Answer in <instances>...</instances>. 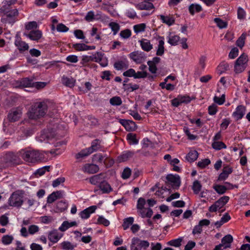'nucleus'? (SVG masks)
Masks as SVG:
<instances>
[{
  "label": "nucleus",
  "mask_w": 250,
  "mask_h": 250,
  "mask_svg": "<svg viewBox=\"0 0 250 250\" xmlns=\"http://www.w3.org/2000/svg\"><path fill=\"white\" fill-rule=\"evenodd\" d=\"M49 104L48 101L35 103L27 113L29 118L37 120L43 117L47 112Z\"/></svg>",
  "instance_id": "nucleus-1"
},
{
  "label": "nucleus",
  "mask_w": 250,
  "mask_h": 250,
  "mask_svg": "<svg viewBox=\"0 0 250 250\" xmlns=\"http://www.w3.org/2000/svg\"><path fill=\"white\" fill-rule=\"evenodd\" d=\"M20 155L26 162L36 163L44 158L43 152L31 148H25L19 151Z\"/></svg>",
  "instance_id": "nucleus-2"
},
{
  "label": "nucleus",
  "mask_w": 250,
  "mask_h": 250,
  "mask_svg": "<svg viewBox=\"0 0 250 250\" xmlns=\"http://www.w3.org/2000/svg\"><path fill=\"white\" fill-rule=\"evenodd\" d=\"M21 162L19 156L12 152H9L5 154L3 158V163L0 166V168H5L12 165H19Z\"/></svg>",
  "instance_id": "nucleus-3"
},
{
  "label": "nucleus",
  "mask_w": 250,
  "mask_h": 250,
  "mask_svg": "<svg viewBox=\"0 0 250 250\" xmlns=\"http://www.w3.org/2000/svg\"><path fill=\"white\" fill-rule=\"evenodd\" d=\"M248 57L243 53L236 60L234 64V72L236 74L243 72L247 66Z\"/></svg>",
  "instance_id": "nucleus-4"
},
{
  "label": "nucleus",
  "mask_w": 250,
  "mask_h": 250,
  "mask_svg": "<svg viewBox=\"0 0 250 250\" xmlns=\"http://www.w3.org/2000/svg\"><path fill=\"white\" fill-rule=\"evenodd\" d=\"M149 246V243L146 240H142L138 237H133L131 240L130 248L133 250H146Z\"/></svg>",
  "instance_id": "nucleus-5"
},
{
  "label": "nucleus",
  "mask_w": 250,
  "mask_h": 250,
  "mask_svg": "<svg viewBox=\"0 0 250 250\" xmlns=\"http://www.w3.org/2000/svg\"><path fill=\"white\" fill-rule=\"evenodd\" d=\"M22 196L17 191L13 192L8 199L9 205L12 207L20 208L23 204Z\"/></svg>",
  "instance_id": "nucleus-6"
},
{
  "label": "nucleus",
  "mask_w": 250,
  "mask_h": 250,
  "mask_svg": "<svg viewBox=\"0 0 250 250\" xmlns=\"http://www.w3.org/2000/svg\"><path fill=\"white\" fill-rule=\"evenodd\" d=\"M22 114V108L18 107L12 108L8 114V119L11 122H15L18 121Z\"/></svg>",
  "instance_id": "nucleus-7"
},
{
  "label": "nucleus",
  "mask_w": 250,
  "mask_h": 250,
  "mask_svg": "<svg viewBox=\"0 0 250 250\" xmlns=\"http://www.w3.org/2000/svg\"><path fill=\"white\" fill-rule=\"evenodd\" d=\"M9 6H10L3 5L0 8V14L2 17L6 15L7 17L12 18L18 15V11L17 9H14L8 11V10ZM4 20V18L2 17L1 21H3Z\"/></svg>",
  "instance_id": "nucleus-8"
},
{
  "label": "nucleus",
  "mask_w": 250,
  "mask_h": 250,
  "mask_svg": "<svg viewBox=\"0 0 250 250\" xmlns=\"http://www.w3.org/2000/svg\"><path fill=\"white\" fill-rule=\"evenodd\" d=\"M129 58L136 63H141L145 62L146 56L144 52L141 51H134L129 54Z\"/></svg>",
  "instance_id": "nucleus-9"
},
{
  "label": "nucleus",
  "mask_w": 250,
  "mask_h": 250,
  "mask_svg": "<svg viewBox=\"0 0 250 250\" xmlns=\"http://www.w3.org/2000/svg\"><path fill=\"white\" fill-rule=\"evenodd\" d=\"M246 111V107L243 105H239L235 110L232 113V116L236 121L241 120L245 115Z\"/></svg>",
  "instance_id": "nucleus-10"
},
{
  "label": "nucleus",
  "mask_w": 250,
  "mask_h": 250,
  "mask_svg": "<svg viewBox=\"0 0 250 250\" xmlns=\"http://www.w3.org/2000/svg\"><path fill=\"white\" fill-rule=\"evenodd\" d=\"M64 195V192L62 190L54 191L47 197V203L48 204H52L57 199L63 198Z\"/></svg>",
  "instance_id": "nucleus-11"
},
{
  "label": "nucleus",
  "mask_w": 250,
  "mask_h": 250,
  "mask_svg": "<svg viewBox=\"0 0 250 250\" xmlns=\"http://www.w3.org/2000/svg\"><path fill=\"white\" fill-rule=\"evenodd\" d=\"M63 233L59 232L57 229H54L49 232L48 238V239L53 243H56L63 236Z\"/></svg>",
  "instance_id": "nucleus-12"
},
{
  "label": "nucleus",
  "mask_w": 250,
  "mask_h": 250,
  "mask_svg": "<svg viewBox=\"0 0 250 250\" xmlns=\"http://www.w3.org/2000/svg\"><path fill=\"white\" fill-rule=\"evenodd\" d=\"M119 122L128 131H133L135 130L136 128L135 122L132 121L121 119Z\"/></svg>",
  "instance_id": "nucleus-13"
},
{
  "label": "nucleus",
  "mask_w": 250,
  "mask_h": 250,
  "mask_svg": "<svg viewBox=\"0 0 250 250\" xmlns=\"http://www.w3.org/2000/svg\"><path fill=\"white\" fill-rule=\"evenodd\" d=\"M24 35L32 41H38L42 38V33L39 30H32L28 34L25 33Z\"/></svg>",
  "instance_id": "nucleus-14"
},
{
  "label": "nucleus",
  "mask_w": 250,
  "mask_h": 250,
  "mask_svg": "<svg viewBox=\"0 0 250 250\" xmlns=\"http://www.w3.org/2000/svg\"><path fill=\"white\" fill-rule=\"evenodd\" d=\"M15 45L18 48L20 52H23L28 50L29 49L28 44L25 42L21 40V38H17L15 41Z\"/></svg>",
  "instance_id": "nucleus-15"
},
{
  "label": "nucleus",
  "mask_w": 250,
  "mask_h": 250,
  "mask_svg": "<svg viewBox=\"0 0 250 250\" xmlns=\"http://www.w3.org/2000/svg\"><path fill=\"white\" fill-rule=\"evenodd\" d=\"M96 208L97 207L96 206H90L82 211L80 213V216L82 219H87L90 217V214L95 211Z\"/></svg>",
  "instance_id": "nucleus-16"
},
{
  "label": "nucleus",
  "mask_w": 250,
  "mask_h": 250,
  "mask_svg": "<svg viewBox=\"0 0 250 250\" xmlns=\"http://www.w3.org/2000/svg\"><path fill=\"white\" fill-rule=\"evenodd\" d=\"M136 8L139 10H149L154 8L153 4L151 2L143 1L142 2L135 4Z\"/></svg>",
  "instance_id": "nucleus-17"
},
{
  "label": "nucleus",
  "mask_w": 250,
  "mask_h": 250,
  "mask_svg": "<svg viewBox=\"0 0 250 250\" xmlns=\"http://www.w3.org/2000/svg\"><path fill=\"white\" fill-rule=\"evenodd\" d=\"M166 179L171 184L172 186L179 187L180 185V179L178 175L168 174L166 177Z\"/></svg>",
  "instance_id": "nucleus-18"
},
{
  "label": "nucleus",
  "mask_w": 250,
  "mask_h": 250,
  "mask_svg": "<svg viewBox=\"0 0 250 250\" xmlns=\"http://www.w3.org/2000/svg\"><path fill=\"white\" fill-rule=\"evenodd\" d=\"M140 46L142 49L146 52L150 51L153 48V45L149 40L146 39H142L139 41Z\"/></svg>",
  "instance_id": "nucleus-19"
},
{
  "label": "nucleus",
  "mask_w": 250,
  "mask_h": 250,
  "mask_svg": "<svg viewBox=\"0 0 250 250\" xmlns=\"http://www.w3.org/2000/svg\"><path fill=\"white\" fill-rule=\"evenodd\" d=\"M232 172V168L231 167L229 166L225 167L223 169L222 172L219 175L218 180L223 181L226 180Z\"/></svg>",
  "instance_id": "nucleus-20"
},
{
  "label": "nucleus",
  "mask_w": 250,
  "mask_h": 250,
  "mask_svg": "<svg viewBox=\"0 0 250 250\" xmlns=\"http://www.w3.org/2000/svg\"><path fill=\"white\" fill-rule=\"evenodd\" d=\"M99 170V167L95 164H86L83 167V171L88 173L93 174Z\"/></svg>",
  "instance_id": "nucleus-21"
},
{
  "label": "nucleus",
  "mask_w": 250,
  "mask_h": 250,
  "mask_svg": "<svg viewBox=\"0 0 250 250\" xmlns=\"http://www.w3.org/2000/svg\"><path fill=\"white\" fill-rule=\"evenodd\" d=\"M233 240V237L230 234L226 235L222 238L221 244L224 246V249L229 248Z\"/></svg>",
  "instance_id": "nucleus-22"
},
{
  "label": "nucleus",
  "mask_w": 250,
  "mask_h": 250,
  "mask_svg": "<svg viewBox=\"0 0 250 250\" xmlns=\"http://www.w3.org/2000/svg\"><path fill=\"white\" fill-rule=\"evenodd\" d=\"M135 154L133 151H125L118 157V160L120 162H125L132 158Z\"/></svg>",
  "instance_id": "nucleus-23"
},
{
  "label": "nucleus",
  "mask_w": 250,
  "mask_h": 250,
  "mask_svg": "<svg viewBox=\"0 0 250 250\" xmlns=\"http://www.w3.org/2000/svg\"><path fill=\"white\" fill-rule=\"evenodd\" d=\"M164 39L163 37H159V40L158 41V44L156 47V55L157 56H162L165 52V47H164Z\"/></svg>",
  "instance_id": "nucleus-24"
},
{
  "label": "nucleus",
  "mask_w": 250,
  "mask_h": 250,
  "mask_svg": "<svg viewBox=\"0 0 250 250\" xmlns=\"http://www.w3.org/2000/svg\"><path fill=\"white\" fill-rule=\"evenodd\" d=\"M138 213L142 218H150L153 214V211L150 208H145L138 210Z\"/></svg>",
  "instance_id": "nucleus-25"
},
{
  "label": "nucleus",
  "mask_w": 250,
  "mask_h": 250,
  "mask_svg": "<svg viewBox=\"0 0 250 250\" xmlns=\"http://www.w3.org/2000/svg\"><path fill=\"white\" fill-rule=\"evenodd\" d=\"M128 66V63L126 59L116 62L114 64V68L118 70H122L124 68H127Z\"/></svg>",
  "instance_id": "nucleus-26"
},
{
  "label": "nucleus",
  "mask_w": 250,
  "mask_h": 250,
  "mask_svg": "<svg viewBox=\"0 0 250 250\" xmlns=\"http://www.w3.org/2000/svg\"><path fill=\"white\" fill-rule=\"evenodd\" d=\"M101 140L99 139H95L91 142V146L88 148L91 153L95 151H97L101 148Z\"/></svg>",
  "instance_id": "nucleus-27"
},
{
  "label": "nucleus",
  "mask_w": 250,
  "mask_h": 250,
  "mask_svg": "<svg viewBox=\"0 0 250 250\" xmlns=\"http://www.w3.org/2000/svg\"><path fill=\"white\" fill-rule=\"evenodd\" d=\"M99 187L103 193H108L112 190L110 185L105 181H103L99 185Z\"/></svg>",
  "instance_id": "nucleus-28"
},
{
  "label": "nucleus",
  "mask_w": 250,
  "mask_h": 250,
  "mask_svg": "<svg viewBox=\"0 0 250 250\" xmlns=\"http://www.w3.org/2000/svg\"><path fill=\"white\" fill-rule=\"evenodd\" d=\"M62 83L67 87H72L75 85V80L72 78L63 76L62 78Z\"/></svg>",
  "instance_id": "nucleus-29"
},
{
  "label": "nucleus",
  "mask_w": 250,
  "mask_h": 250,
  "mask_svg": "<svg viewBox=\"0 0 250 250\" xmlns=\"http://www.w3.org/2000/svg\"><path fill=\"white\" fill-rule=\"evenodd\" d=\"M198 157V153L196 150H191L186 155V159L189 163L194 162Z\"/></svg>",
  "instance_id": "nucleus-30"
},
{
  "label": "nucleus",
  "mask_w": 250,
  "mask_h": 250,
  "mask_svg": "<svg viewBox=\"0 0 250 250\" xmlns=\"http://www.w3.org/2000/svg\"><path fill=\"white\" fill-rule=\"evenodd\" d=\"M77 225V223L75 221L68 222L67 221H64L61 225V226L59 228V230L61 231H65L69 228L75 226Z\"/></svg>",
  "instance_id": "nucleus-31"
},
{
  "label": "nucleus",
  "mask_w": 250,
  "mask_h": 250,
  "mask_svg": "<svg viewBox=\"0 0 250 250\" xmlns=\"http://www.w3.org/2000/svg\"><path fill=\"white\" fill-rule=\"evenodd\" d=\"M189 12L190 14L193 15L195 13H198L202 10L201 6L198 4L192 3L189 6L188 8Z\"/></svg>",
  "instance_id": "nucleus-32"
},
{
  "label": "nucleus",
  "mask_w": 250,
  "mask_h": 250,
  "mask_svg": "<svg viewBox=\"0 0 250 250\" xmlns=\"http://www.w3.org/2000/svg\"><path fill=\"white\" fill-rule=\"evenodd\" d=\"M102 174H100L95 175L92 176L89 179L90 183L91 184L94 185H96L98 184H99V185H100V183L103 181L102 178Z\"/></svg>",
  "instance_id": "nucleus-33"
},
{
  "label": "nucleus",
  "mask_w": 250,
  "mask_h": 250,
  "mask_svg": "<svg viewBox=\"0 0 250 250\" xmlns=\"http://www.w3.org/2000/svg\"><path fill=\"white\" fill-rule=\"evenodd\" d=\"M21 85L25 87H34V82L29 78H23L21 80Z\"/></svg>",
  "instance_id": "nucleus-34"
},
{
  "label": "nucleus",
  "mask_w": 250,
  "mask_h": 250,
  "mask_svg": "<svg viewBox=\"0 0 250 250\" xmlns=\"http://www.w3.org/2000/svg\"><path fill=\"white\" fill-rule=\"evenodd\" d=\"M229 196H224L221 197L215 203L218 206L219 208L221 209L227 204L229 201Z\"/></svg>",
  "instance_id": "nucleus-35"
},
{
  "label": "nucleus",
  "mask_w": 250,
  "mask_h": 250,
  "mask_svg": "<svg viewBox=\"0 0 250 250\" xmlns=\"http://www.w3.org/2000/svg\"><path fill=\"white\" fill-rule=\"evenodd\" d=\"M229 69V64L228 63L223 62L220 63L217 67V71L220 74H222Z\"/></svg>",
  "instance_id": "nucleus-36"
},
{
  "label": "nucleus",
  "mask_w": 250,
  "mask_h": 250,
  "mask_svg": "<svg viewBox=\"0 0 250 250\" xmlns=\"http://www.w3.org/2000/svg\"><path fill=\"white\" fill-rule=\"evenodd\" d=\"M126 139L130 145H137L139 143V140L137 139L135 134L128 133L126 136Z\"/></svg>",
  "instance_id": "nucleus-37"
},
{
  "label": "nucleus",
  "mask_w": 250,
  "mask_h": 250,
  "mask_svg": "<svg viewBox=\"0 0 250 250\" xmlns=\"http://www.w3.org/2000/svg\"><path fill=\"white\" fill-rule=\"evenodd\" d=\"M160 19L163 23L169 26L172 25L174 23V20L170 17L161 15L160 16Z\"/></svg>",
  "instance_id": "nucleus-38"
},
{
  "label": "nucleus",
  "mask_w": 250,
  "mask_h": 250,
  "mask_svg": "<svg viewBox=\"0 0 250 250\" xmlns=\"http://www.w3.org/2000/svg\"><path fill=\"white\" fill-rule=\"evenodd\" d=\"M91 154L92 153L87 147L82 150L80 152L77 153L76 155V158L77 159L83 158L88 156Z\"/></svg>",
  "instance_id": "nucleus-39"
},
{
  "label": "nucleus",
  "mask_w": 250,
  "mask_h": 250,
  "mask_svg": "<svg viewBox=\"0 0 250 250\" xmlns=\"http://www.w3.org/2000/svg\"><path fill=\"white\" fill-rule=\"evenodd\" d=\"M61 248L64 250H73L76 245L69 241H63L60 244Z\"/></svg>",
  "instance_id": "nucleus-40"
},
{
  "label": "nucleus",
  "mask_w": 250,
  "mask_h": 250,
  "mask_svg": "<svg viewBox=\"0 0 250 250\" xmlns=\"http://www.w3.org/2000/svg\"><path fill=\"white\" fill-rule=\"evenodd\" d=\"M180 37L177 35H170L168 37V43L171 45H176L180 41Z\"/></svg>",
  "instance_id": "nucleus-41"
},
{
  "label": "nucleus",
  "mask_w": 250,
  "mask_h": 250,
  "mask_svg": "<svg viewBox=\"0 0 250 250\" xmlns=\"http://www.w3.org/2000/svg\"><path fill=\"white\" fill-rule=\"evenodd\" d=\"M211 146L213 149L217 150L227 148L226 145L221 141H214L212 143Z\"/></svg>",
  "instance_id": "nucleus-42"
},
{
  "label": "nucleus",
  "mask_w": 250,
  "mask_h": 250,
  "mask_svg": "<svg viewBox=\"0 0 250 250\" xmlns=\"http://www.w3.org/2000/svg\"><path fill=\"white\" fill-rule=\"evenodd\" d=\"M134 222V218L132 217H129L126 218H125L124 220V222L123 224V227L124 230L127 229L129 228V226L132 225Z\"/></svg>",
  "instance_id": "nucleus-43"
},
{
  "label": "nucleus",
  "mask_w": 250,
  "mask_h": 250,
  "mask_svg": "<svg viewBox=\"0 0 250 250\" xmlns=\"http://www.w3.org/2000/svg\"><path fill=\"white\" fill-rule=\"evenodd\" d=\"M110 104L113 106H119L122 104V101L119 96H114L109 100Z\"/></svg>",
  "instance_id": "nucleus-44"
},
{
  "label": "nucleus",
  "mask_w": 250,
  "mask_h": 250,
  "mask_svg": "<svg viewBox=\"0 0 250 250\" xmlns=\"http://www.w3.org/2000/svg\"><path fill=\"white\" fill-rule=\"evenodd\" d=\"M68 205L64 201H61L57 202L56 208L60 211H63L67 208Z\"/></svg>",
  "instance_id": "nucleus-45"
},
{
  "label": "nucleus",
  "mask_w": 250,
  "mask_h": 250,
  "mask_svg": "<svg viewBox=\"0 0 250 250\" xmlns=\"http://www.w3.org/2000/svg\"><path fill=\"white\" fill-rule=\"evenodd\" d=\"M13 240L14 237L13 236L5 235L2 236L1 238V242L3 244L5 245H8L10 244Z\"/></svg>",
  "instance_id": "nucleus-46"
},
{
  "label": "nucleus",
  "mask_w": 250,
  "mask_h": 250,
  "mask_svg": "<svg viewBox=\"0 0 250 250\" xmlns=\"http://www.w3.org/2000/svg\"><path fill=\"white\" fill-rule=\"evenodd\" d=\"M214 21L216 24L217 26L220 29L226 28L227 26V23L221 20L220 18H215L214 19Z\"/></svg>",
  "instance_id": "nucleus-47"
},
{
  "label": "nucleus",
  "mask_w": 250,
  "mask_h": 250,
  "mask_svg": "<svg viewBox=\"0 0 250 250\" xmlns=\"http://www.w3.org/2000/svg\"><path fill=\"white\" fill-rule=\"evenodd\" d=\"M202 186L198 180L195 181L193 183L192 189L195 194H197L201 189Z\"/></svg>",
  "instance_id": "nucleus-48"
},
{
  "label": "nucleus",
  "mask_w": 250,
  "mask_h": 250,
  "mask_svg": "<svg viewBox=\"0 0 250 250\" xmlns=\"http://www.w3.org/2000/svg\"><path fill=\"white\" fill-rule=\"evenodd\" d=\"M183 240L182 238H178L177 239H173L170 241H169L167 244L168 245L175 247H179L181 245V242Z\"/></svg>",
  "instance_id": "nucleus-49"
},
{
  "label": "nucleus",
  "mask_w": 250,
  "mask_h": 250,
  "mask_svg": "<svg viewBox=\"0 0 250 250\" xmlns=\"http://www.w3.org/2000/svg\"><path fill=\"white\" fill-rule=\"evenodd\" d=\"M146 28V24L145 23H140L134 25L133 29L134 32L138 34L140 32L144 31Z\"/></svg>",
  "instance_id": "nucleus-50"
},
{
  "label": "nucleus",
  "mask_w": 250,
  "mask_h": 250,
  "mask_svg": "<svg viewBox=\"0 0 250 250\" xmlns=\"http://www.w3.org/2000/svg\"><path fill=\"white\" fill-rule=\"evenodd\" d=\"M246 37V34L243 33L236 41V45L240 48H242L245 44V40Z\"/></svg>",
  "instance_id": "nucleus-51"
},
{
  "label": "nucleus",
  "mask_w": 250,
  "mask_h": 250,
  "mask_svg": "<svg viewBox=\"0 0 250 250\" xmlns=\"http://www.w3.org/2000/svg\"><path fill=\"white\" fill-rule=\"evenodd\" d=\"M213 188L219 194H223L227 191L226 186L224 185H215L213 187Z\"/></svg>",
  "instance_id": "nucleus-52"
},
{
  "label": "nucleus",
  "mask_w": 250,
  "mask_h": 250,
  "mask_svg": "<svg viewBox=\"0 0 250 250\" xmlns=\"http://www.w3.org/2000/svg\"><path fill=\"white\" fill-rule=\"evenodd\" d=\"M86 45L84 43H75L72 44V47L78 51L86 50Z\"/></svg>",
  "instance_id": "nucleus-53"
},
{
  "label": "nucleus",
  "mask_w": 250,
  "mask_h": 250,
  "mask_svg": "<svg viewBox=\"0 0 250 250\" xmlns=\"http://www.w3.org/2000/svg\"><path fill=\"white\" fill-rule=\"evenodd\" d=\"M97 223L107 227L109 225L110 222L103 216H100L97 219Z\"/></svg>",
  "instance_id": "nucleus-54"
},
{
  "label": "nucleus",
  "mask_w": 250,
  "mask_h": 250,
  "mask_svg": "<svg viewBox=\"0 0 250 250\" xmlns=\"http://www.w3.org/2000/svg\"><path fill=\"white\" fill-rule=\"evenodd\" d=\"M84 19L88 22L92 21L95 20L94 12L93 11L88 12L84 18Z\"/></svg>",
  "instance_id": "nucleus-55"
},
{
  "label": "nucleus",
  "mask_w": 250,
  "mask_h": 250,
  "mask_svg": "<svg viewBox=\"0 0 250 250\" xmlns=\"http://www.w3.org/2000/svg\"><path fill=\"white\" fill-rule=\"evenodd\" d=\"M104 57V54L100 52H97L92 55L93 62L99 63Z\"/></svg>",
  "instance_id": "nucleus-56"
},
{
  "label": "nucleus",
  "mask_w": 250,
  "mask_h": 250,
  "mask_svg": "<svg viewBox=\"0 0 250 250\" xmlns=\"http://www.w3.org/2000/svg\"><path fill=\"white\" fill-rule=\"evenodd\" d=\"M64 181H65L64 177H60L57 178L55 180H54L52 182V185L54 188H56V187H58L61 184L63 183L64 182Z\"/></svg>",
  "instance_id": "nucleus-57"
},
{
  "label": "nucleus",
  "mask_w": 250,
  "mask_h": 250,
  "mask_svg": "<svg viewBox=\"0 0 250 250\" xmlns=\"http://www.w3.org/2000/svg\"><path fill=\"white\" fill-rule=\"evenodd\" d=\"M214 102L219 105L223 104L225 101V95L223 94L221 97L215 96L213 98Z\"/></svg>",
  "instance_id": "nucleus-58"
},
{
  "label": "nucleus",
  "mask_w": 250,
  "mask_h": 250,
  "mask_svg": "<svg viewBox=\"0 0 250 250\" xmlns=\"http://www.w3.org/2000/svg\"><path fill=\"white\" fill-rule=\"evenodd\" d=\"M56 28L59 32H66L69 30V28L62 23H59Z\"/></svg>",
  "instance_id": "nucleus-59"
},
{
  "label": "nucleus",
  "mask_w": 250,
  "mask_h": 250,
  "mask_svg": "<svg viewBox=\"0 0 250 250\" xmlns=\"http://www.w3.org/2000/svg\"><path fill=\"white\" fill-rule=\"evenodd\" d=\"M37 27V23L35 21L28 22L25 24V29L28 30L36 29Z\"/></svg>",
  "instance_id": "nucleus-60"
},
{
  "label": "nucleus",
  "mask_w": 250,
  "mask_h": 250,
  "mask_svg": "<svg viewBox=\"0 0 250 250\" xmlns=\"http://www.w3.org/2000/svg\"><path fill=\"white\" fill-rule=\"evenodd\" d=\"M104 156L101 153H97L93 155V161L96 163H102L103 162Z\"/></svg>",
  "instance_id": "nucleus-61"
},
{
  "label": "nucleus",
  "mask_w": 250,
  "mask_h": 250,
  "mask_svg": "<svg viewBox=\"0 0 250 250\" xmlns=\"http://www.w3.org/2000/svg\"><path fill=\"white\" fill-rule=\"evenodd\" d=\"M125 15L129 18L134 19L137 17L136 12L133 9L130 8L128 9Z\"/></svg>",
  "instance_id": "nucleus-62"
},
{
  "label": "nucleus",
  "mask_w": 250,
  "mask_h": 250,
  "mask_svg": "<svg viewBox=\"0 0 250 250\" xmlns=\"http://www.w3.org/2000/svg\"><path fill=\"white\" fill-rule=\"evenodd\" d=\"M217 111V106L215 104H212L208 107V113L210 115H215Z\"/></svg>",
  "instance_id": "nucleus-63"
},
{
  "label": "nucleus",
  "mask_w": 250,
  "mask_h": 250,
  "mask_svg": "<svg viewBox=\"0 0 250 250\" xmlns=\"http://www.w3.org/2000/svg\"><path fill=\"white\" fill-rule=\"evenodd\" d=\"M146 200L143 198H139L137 201V210H139L142 208H145V205L146 204Z\"/></svg>",
  "instance_id": "nucleus-64"
}]
</instances>
